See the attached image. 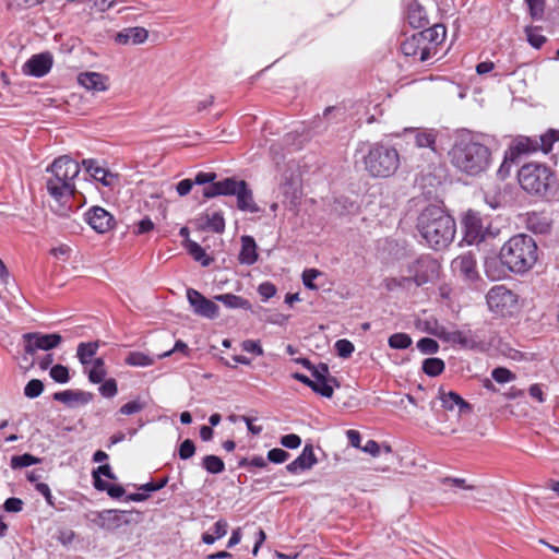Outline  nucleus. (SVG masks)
I'll use <instances>...</instances> for the list:
<instances>
[{"mask_svg": "<svg viewBox=\"0 0 559 559\" xmlns=\"http://www.w3.org/2000/svg\"><path fill=\"white\" fill-rule=\"evenodd\" d=\"M491 164V151L484 135L462 129L456 130V169L469 177L487 171Z\"/></svg>", "mask_w": 559, "mask_h": 559, "instance_id": "1", "label": "nucleus"}, {"mask_svg": "<svg viewBox=\"0 0 559 559\" xmlns=\"http://www.w3.org/2000/svg\"><path fill=\"white\" fill-rule=\"evenodd\" d=\"M453 219L438 205H429L417 219V229L426 242L436 250L445 248L454 237Z\"/></svg>", "mask_w": 559, "mask_h": 559, "instance_id": "2", "label": "nucleus"}, {"mask_svg": "<svg viewBox=\"0 0 559 559\" xmlns=\"http://www.w3.org/2000/svg\"><path fill=\"white\" fill-rule=\"evenodd\" d=\"M500 261L511 272L524 273L532 269L538 259L535 240L525 234L511 237L501 248Z\"/></svg>", "mask_w": 559, "mask_h": 559, "instance_id": "3", "label": "nucleus"}, {"mask_svg": "<svg viewBox=\"0 0 559 559\" xmlns=\"http://www.w3.org/2000/svg\"><path fill=\"white\" fill-rule=\"evenodd\" d=\"M47 191L56 201L66 202L75 191L74 179L80 174L78 162L68 155L60 156L47 168Z\"/></svg>", "mask_w": 559, "mask_h": 559, "instance_id": "4", "label": "nucleus"}, {"mask_svg": "<svg viewBox=\"0 0 559 559\" xmlns=\"http://www.w3.org/2000/svg\"><path fill=\"white\" fill-rule=\"evenodd\" d=\"M365 170L372 178H389L400 168V154L391 145L376 142L362 158Z\"/></svg>", "mask_w": 559, "mask_h": 559, "instance_id": "5", "label": "nucleus"}, {"mask_svg": "<svg viewBox=\"0 0 559 559\" xmlns=\"http://www.w3.org/2000/svg\"><path fill=\"white\" fill-rule=\"evenodd\" d=\"M519 182L527 193L546 197L556 189L557 179L548 166L528 163L519 170Z\"/></svg>", "mask_w": 559, "mask_h": 559, "instance_id": "6", "label": "nucleus"}, {"mask_svg": "<svg viewBox=\"0 0 559 559\" xmlns=\"http://www.w3.org/2000/svg\"><path fill=\"white\" fill-rule=\"evenodd\" d=\"M92 522L99 528L114 532L122 526L136 524L141 520V513L135 510H103L93 513Z\"/></svg>", "mask_w": 559, "mask_h": 559, "instance_id": "7", "label": "nucleus"}, {"mask_svg": "<svg viewBox=\"0 0 559 559\" xmlns=\"http://www.w3.org/2000/svg\"><path fill=\"white\" fill-rule=\"evenodd\" d=\"M559 141V130L549 129L539 136L520 135L514 140L513 150L518 154H528L542 151L549 153L555 142Z\"/></svg>", "mask_w": 559, "mask_h": 559, "instance_id": "8", "label": "nucleus"}, {"mask_svg": "<svg viewBox=\"0 0 559 559\" xmlns=\"http://www.w3.org/2000/svg\"><path fill=\"white\" fill-rule=\"evenodd\" d=\"M439 267L437 260L429 255H421L408 265V277L416 286H423L438 278Z\"/></svg>", "mask_w": 559, "mask_h": 559, "instance_id": "9", "label": "nucleus"}, {"mask_svg": "<svg viewBox=\"0 0 559 559\" xmlns=\"http://www.w3.org/2000/svg\"><path fill=\"white\" fill-rule=\"evenodd\" d=\"M489 309L501 316L511 313L518 304V296L504 285H496L486 295Z\"/></svg>", "mask_w": 559, "mask_h": 559, "instance_id": "10", "label": "nucleus"}, {"mask_svg": "<svg viewBox=\"0 0 559 559\" xmlns=\"http://www.w3.org/2000/svg\"><path fill=\"white\" fill-rule=\"evenodd\" d=\"M478 249L469 250L467 253L461 254L460 259V275L468 288L480 292L484 281L479 275L477 269L476 253Z\"/></svg>", "mask_w": 559, "mask_h": 559, "instance_id": "11", "label": "nucleus"}, {"mask_svg": "<svg viewBox=\"0 0 559 559\" xmlns=\"http://www.w3.org/2000/svg\"><path fill=\"white\" fill-rule=\"evenodd\" d=\"M22 342L27 354H37L38 350H51L62 343L59 333L28 332L22 335Z\"/></svg>", "mask_w": 559, "mask_h": 559, "instance_id": "12", "label": "nucleus"}, {"mask_svg": "<svg viewBox=\"0 0 559 559\" xmlns=\"http://www.w3.org/2000/svg\"><path fill=\"white\" fill-rule=\"evenodd\" d=\"M228 195L237 199V207L242 212L258 213L260 207L254 202L252 190L245 180L230 178Z\"/></svg>", "mask_w": 559, "mask_h": 559, "instance_id": "13", "label": "nucleus"}, {"mask_svg": "<svg viewBox=\"0 0 559 559\" xmlns=\"http://www.w3.org/2000/svg\"><path fill=\"white\" fill-rule=\"evenodd\" d=\"M462 242L479 243L484 240V226L479 213L468 211L462 218Z\"/></svg>", "mask_w": 559, "mask_h": 559, "instance_id": "14", "label": "nucleus"}, {"mask_svg": "<svg viewBox=\"0 0 559 559\" xmlns=\"http://www.w3.org/2000/svg\"><path fill=\"white\" fill-rule=\"evenodd\" d=\"M187 299L193 312L206 319H215L219 314L218 306L204 297L200 292L193 288L187 289Z\"/></svg>", "mask_w": 559, "mask_h": 559, "instance_id": "15", "label": "nucleus"}, {"mask_svg": "<svg viewBox=\"0 0 559 559\" xmlns=\"http://www.w3.org/2000/svg\"><path fill=\"white\" fill-rule=\"evenodd\" d=\"M401 50L404 56L412 57L420 62H425L432 57L430 48L419 32L406 37L401 45Z\"/></svg>", "mask_w": 559, "mask_h": 559, "instance_id": "16", "label": "nucleus"}, {"mask_svg": "<svg viewBox=\"0 0 559 559\" xmlns=\"http://www.w3.org/2000/svg\"><path fill=\"white\" fill-rule=\"evenodd\" d=\"M87 224L98 234L109 231L115 225L114 216L100 206L90 209L85 214Z\"/></svg>", "mask_w": 559, "mask_h": 559, "instance_id": "17", "label": "nucleus"}, {"mask_svg": "<svg viewBox=\"0 0 559 559\" xmlns=\"http://www.w3.org/2000/svg\"><path fill=\"white\" fill-rule=\"evenodd\" d=\"M52 56L49 52L31 57L23 66V73L34 78L45 76L52 68Z\"/></svg>", "mask_w": 559, "mask_h": 559, "instance_id": "18", "label": "nucleus"}, {"mask_svg": "<svg viewBox=\"0 0 559 559\" xmlns=\"http://www.w3.org/2000/svg\"><path fill=\"white\" fill-rule=\"evenodd\" d=\"M83 166L94 180L105 187H111L118 181L117 175L100 166L96 159H84Z\"/></svg>", "mask_w": 559, "mask_h": 559, "instance_id": "19", "label": "nucleus"}, {"mask_svg": "<svg viewBox=\"0 0 559 559\" xmlns=\"http://www.w3.org/2000/svg\"><path fill=\"white\" fill-rule=\"evenodd\" d=\"M318 462L311 444L305 445L301 453L289 464L286 465V469L290 474H298L304 471L310 469Z\"/></svg>", "mask_w": 559, "mask_h": 559, "instance_id": "20", "label": "nucleus"}, {"mask_svg": "<svg viewBox=\"0 0 559 559\" xmlns=\"http://www.w3.org/2000/svg\"><path fill=\"white\" fill-rule=\"evenodd\" d=\"M78 82L87 91L105 92L108 90V78L98 72L80 73Z\"/></svg>", "mask_w": 559, "mask_h": 559, "instance_id": "21", "label": "nucleus"}, {"mask_svg": "<svg viewBox=\"0 0 559 559\" xmlns=\"http://www.w3.org/2000/svg\"><path fill=\"white\" fill-rule=\"evenodd\" d=\"M148 32L141 26L127 27L120 31L116 37V43L120 45H140L146 41Z\"/></svg>", "mask_w": 559, "mask_h": 559, "instance_id": "22", "label": "nucleus"}, {"mask_svg": "<svg viewBox=\"0 0 559 559\" xmlns=\"http://www.w3.org/2000/svg\"><path fill=\"white\" fill-rule=\"evenodd\" d=\"M430 48L432 56L437 53V48L445 39V27L442 24H436L419 32Z\"/></svg>", "mask_w": 559, "mask_h": 559, "instance_id": "23", "label": "nucleus"}, {"mask_svg": "<svg viewBox=\"0 0 559 559\" xmlns=\"http://www.w3.org/2000/svg\"><path fill=\"white\" fill-rule=\"evenodd\" d=\"M406 20L414 28H421L428 24L426 10L416 0H412L407 4Z\"/></svg>", "mask_w": 559, "mask_h": 559, "instance_id": "24", "label": "nucleus"}, {"mask_svg": "<svg viewBox=\"0 0 559 559\" xmlns=\"http://www.w3.org/2000/svg\"><path fill=\"white\" fill-rule=\"evenodd\" d=\"M240 264L252 265L258 260L257 243L253 237H241V249L238 255Z\"/></svg>", "mask_w": 559, "mask_h": 559, "instance_id": "25", "label": "nucleus"}, {"mask_svg": "<svg viewBox=\"0 0 559 559\" xmlns=\"http://www.w3.org/2000/svg\"><path fill=\"white\" fill-rule=\"evenodd\" d=\"M471 490L459 492V499H456V506L469 508L475 506L477 502H483L486 500V490L484 487L480 488H469Z\"/></svg>", "mask_w": 559, "mask_h": 559, "instance_id": "26", "label": "nucleus"}, {"mask_svg": "<svg viewBox=\"0 0 559 559\" xmlns=\"http://www.w3.org/2000/svg\"><path fill=\"white\" fill-rule=\"evenodd\" d=\"M53 400L67 405L75 403L86 404L92 400V394L83 391L66 390L55 393Z\"/></svg>", "mask_w": 559, "mask_h": 559, "instance_id": "27", "label": "nucleus"}, {"mask_svg": "<svg viewBox=\"0 0 559 559\" xmlns=\"http://www.w3.org/2000/svg\"><path fill=\"white\" fill-rule=\"evenodd\" d=\"M456 344L463 348L479 349L485 348V342L478 335L473 333L471 330L456 331Z\"/></svg>", "mask_w": 559, "mask_h": 559, "instance_id": "28", "label": "nucleus"}, {"mask_svg": "<svg viewBox=\"0 0 559 559\" xmlns=\"http://www.w3.org/2000/svg\"><path fill=\"white\" fill-rule=\"evenodd\" d=\"M98 348V342L80 343L76 349V356L80 362L84 366L93 362L92 358L95 356Z\"/></svg>", "mask_w": 559, "mask_h": 559, "instance_id": "29", "label": "nucleus"}, {"mask_svg": "<svg viewBox=\"0 0 559 559\" xmlns=\"http://www.w3.org/2000/svg\"><path fill=\"white\" fill-rule=\"evenodd\" d=\"M230 178H225L221 181H213L210 186L203 189V197L212 199L218 195H228Z\"/></svg>", "mask_w": 559, "mask_h": 559, "instance_id": "30", "label": "nucleus"}, {"mask_svg": "<svg viewBox=\"0 0 559 559\" xmlns=\"http://www.w3.org/2000/svg\"><path fill=\"white\" fill-rule=\"evenodd\" d=\"M215 300L221 301L225 307L230 309H249L250 304L248 300L234 294H222L215 296Z\"/></svg>", "mask_w": 559, "mask_h": 559, "instance_id": "31", "label": "nucleus"}, {"mask_svg": "<svg viewBox=\"0 0 559 559\" xmlns=\"http://www.w3.org/2000/svg\"><path fill=\"white\" fill-rule=\"evenodd\" d=\"M527 228L535 234H546L550 229V224L546 217L532 213L527 217Z\"/></svg>", "mask_w": 559, "mask_h": 559, "instance_id": "32", "label": "nucleus"}, {"mask_svg": "<svg viewBox=\"0 0 559 559\" xmlns=\"http://www.w3.org/2000/svg\"><path fill=\"white\" fill-rule=\"evenodd\" d=\"M437 133L433 130L429 131H417L415 134V144L417 147H429L433 152L436 148Z\"/></svg>", "mask_w": 559, "mask_h": 559, "instance_id": "33", "label": "nucleus"}, {"mask_svg": "<svg viewBox=\"0 0 559 559\" xmlns=\"http://www.w3.org/2000/svg\"><path fill=\"white\" fill-rule=\"evenodd\" d=\"M334 378H328L322 380H312V385L310 388L313 392L320 394L323 397H332L333 396V383H335Z\"/></svg>", "mask_w": 559, "mask_h": 559, "instance_id": "34", "label": "nucleus"}, {"mask_svg": "<svg viewBox=\"0 0 559 559\" xmlns=\"http://www.w3.org/2000/svg\"><path fill=\"white\" fill-rule=\"evenodd\" d=\"M126 364L134 367H148L154 364V359L142 352H131L124 359Z\"/></svg>", "mask_w": 559, "mask_h": 559, "instance_id": "35", "label": "nucleus"}, {"mask_svg": "<svg viewBox=\"0 0 559 559\" xmlns=\"http://www.w3.org/2000/svg\"><path fill=\"white\" fill-rule=\"evenodd\" d=\"M106 377L105 362L103 358H96L88 370V379L93 383H102Z\"/></svg>", "mask_w": 559, "mask_h": 559, "instance_id": "36", "label": "nucleus"}, {"mask_svg": "<svg viewBox=\"0 0 559 559\" xmlns=\"http://www.w3.org/2000/svg\"><path fill=\"white\" fill-rule=\"evenodd\" d=\"M202 466L206 472L211 474H219L225 469V464L223 460L212 454L203 457Z\"/></svg>", "mask_w": 559, "mask_h": 559, "instance_id": "37", "label": "nucleus"}, {"mask_svg": "<svg viewBox=\"0 0 559 559\" xmlns=\"http://www.w3.org/2000/svg\"><path fill=\"white\" fill-rule=\"evenodd\" d=\"M444 369V362L440 358H427L423 361V371L429 377L439 376Z\"/></svg>", "mask_w": 559, "mask_h": 559, "instance_id": "38", "label": "nucleus"}, {"mask_svg": "<svg viewBox=\"0 0 559 559\" xmlns=\"http://www.w3.org/2000/svg\"><path fill=\"white\" fill-rule=\"evenodd\" d=\"M39 462H40V459H38L29 453H24L22 455L12 456L11 461H10V466L13 469H17V468L27 467V466H31L34 464H38Z\"/></svg>", "mask_w": 559, "mask_h": 559, "instance_id": "39", "label": "nucleus"}, {"mask_svg": "<svg viewBox=\"0 0 559 559\" xmlns=\"http://www.w3.org/2000/svg\"><path fill=\"white\" fill-rule=\"evenodd\" d=\"M388 344L394 349H405L412 345V338L406 333H394L389 337Z\"/></svg>", "mask_w": 559, "mask_h": 559, "instance_id": "40", "label": "nucleus"}, {"mask_svg": "<svg viewBox=\"0 0 559 559\" xmlns=\"http://www.w3.org/2000/svg\"><path fill=\"white\" fill-rule=\"evenodd\" d=\"M527 41L534 48H540L546 43V37L539 32L538 27L527 26L525 28Z\"/></svg>", "mask_w": 559, "mask_h": 559, "instance_id": "41", "label": "nucleus"}, {"mask_svg": "<svg viewBox=\"0 0 559 559\" xmlns=\"http://www.w3.org/2000/svg\"><path fill=\"white\" fill-rule=\"evenodd\" d=\"M146 405L147 404L145 401H143L141 397H136L122 405L119 409V413L127 416L133 415L142 412Z\"/></svg>", "mask_w": 559, "mask_h": 559, "instance_id": "42", "label": "nucleus"}, {"mask_svg": "<svg viewBox=\"0 0 559 559\" xmlns=\"http://www.w3.org/2000/svg\"><path fill=\"white\" fill-rule=\"evenodd\" d=\"M187 248L195 261L201 262L203 266H207L210 264L209 257L205 254L204 249L198 242L188 241Z\"/></svg>", "mask_w": 559, "mask_h": 559, "instance_id": "43", "label": "nucleus"}, {"mask_svg": "<svg viewBox=\"0 0 559 559\" xmlns=\"http://www.w3.org/2000/svg\"><path fill=\"white\" fill-rule=\"evenodd\" d=\"M206 226L215 231L222 233L225 229V219L219 212H213L206 216Z\"/></svg>", "mask_w": 559, "mask_h": 559, "instance_id": "44", "label": "nucleus"}, {"mask_svg": "<svg viewBox=\"0 0 559 559\" xmlns=\"http://www.w3.org/2000/svg\"><path fill=\"white\" fill-rule=\"evenodd\" d=\"M44 391V383L38 379L29 380L24 388V395L28 399L38 397Z\"/></svg>", "mask_w": 559, "mask_h": 559, "instance_id": "45", "label": "nucleus"}, {"mask_svg": "<svg viewBox=\"0 0 559 559\" xmlns=\"http://www.w3.org/2000/svg\"><path fill=\"white\" fill-rule=\"evenodd\" d=\"M51 379L58 383H67L70 380L69 369L63 365H55L50 368Z\"/></svg>", "mask_w": 559, "mask_h": 559, "instance_id": "46", "label": "nucleus"}, {"mask_svg": "<svg viewBox=\"0 0 559 559\" xmlns=\"http://www.w3.org/2000/svg\"><path fill=\"white\" fill-rule=\"evenodd\" d=\"M491 378L498 383H508L515 379V374L504 367H497L491 371Z\"/></svg>", "mask_w": 559, "mask_h": 559, "instance_id": "47", "label": "nucleus"}, {"mask_svg": "<svg viewBox=\"0 0 559 559\" xmlns=\"http://www.w3.org/2000/svg\"><path fill=\"white\" fill-rule=\"evenodd\" d=\"M334 346L337 355L342 358H348L355 350L354 344L345 338L336 341Z\"/></svg>", "mask_w": 559, "mask_h": 559, "instance_id": "48", "label": "nucleus"}, {"mask_svg": "<svg viewBox=\"0 0 559 559\" xmlns=\"http://www.w3.org/2000/svg\"><path fill=\"white\" fill-rule=\"evenodd\" d=\"M530 14L534 20H542L545 10V0H525Z\"/></svg>", "mask_w": 559, "mask_h": 559, "instance_id": "49", "label": "nucleus"}, {"mask_svg": "<svg viewBox=\"0 0 559 559\" xmlns=\"http://www.w3.org/2000/svg\"><path fill=\"white\" fill-rule=\"evenodd\" d=\"M417 348L425 355L435 354L439 345L433 338L423 337L417 342Z\"/></svg>", "mask_w": 559, "mask_h": 559, "instance_id": "50", "label": "nucleus"}, {"mask_svg": "<svg viewBox=\"0 0 559 559\" xmlns=\"http://www.w3.org/2000/svg\"><path fill=\"white\" fill-rule=\"evenodd\" d=\"M321 275V272L316 270V269H308V270H305L304 273H302V283L305 285V287H307L308 289H317V285L314 284V280Z\"/></svg>", "mask_w": 559, "mask_h": 559, "instance_id": "51", "label": "nucleus"}, {"mask_svg": "<svg viewBox=\"0 0 559 559\" xmlns=\"http://www.w3.org/2000/svg\"><path fill=\"white\" fill-rule=\"evenodd\" d=\"M99 393L107 399L114 397L118 393L117 382L115 379H108L99 386Z\"/></svg>", "mask_w": 559, "mask_h": 559, "instance_id": "52", "label": "nucleus"}, {"mask_svg": "<svg viewBox=\"0 0 559 559\" xmlns=\"http://www.w3.org/2000/svg\"><path fill=\"white\" fill-rule=\"evenodd\" d=\"M195 453V445L192 440L186 439L179 447V457L181 460L191 459Z\"/></svg>", "mask_w": 559, "mask_h": 559, "instance_id": "53", "label": "nucleus"}, {"mask_svg": "<svg viewBox=\"0 0 559 559\" xmlns=\"http://www.w3.org/2000/svg\"><path fill=\"white\" fill-rule=\"evenodd\" d=\"M288 457L289 453L280 448H274L267 452V460L275 464L284 463Z\"/></svg>", "mask_w": 559, "mask_h": 559, "instance_id": "54", "label": "nucleus"}, {"mask_svg": "<svg viewBox=\"0 0 559 559\" xmlns=\"http://www.w3.org/2000/svg\"><path fill=\"white\" fill-rule=\"evenodd\" d=\"M276 287L271 282H264L261 283L258 287V293L262 297L264 301L269 300L270 298L274 297L276 294Z\"/></svg>", "mask_w": 559, "mask_h": 559, "instance_id": "55", "label": "nucleus"}, {"mask_svg": "<svg viewBox=\"0 0 559 559\" xmlns=\"http://www.w3.org/2000/svg\"><path fill=\"white\" fill-rule=\"evenodd\" d=\"M241 348H242V350H245L247 353H252L257 356H262L264 354L263 348L259 341L245 340L241 343Z\"/></svg>", "mask_w": 559, "mask_h": 559, "instance_id": "56", "label": "nucleus"}, {"mask_svg": "<svg viewBox=\"0 0 559 559\" xmlns=\"http://www.w3.org/2000/svg\"><path fill=\"white\" fill-rule=\"evenodd\" d=\"M177 352L183 354L185 356H188L190 353V349L183 341L178 340L171 349L158 355V358L163 359V358L169 357L171 354L177 353Z\"/></svg>", "mask_w": 559, "mask_h": 559, "instance_id": "57", "label": "nucleus"}, {"mask_svg": "<svg viewBox=\"0 0 559 559\" xmlns=\"http://www.w3.org/2000/svg\"><path fill=\"white\" fill-rule=\"evenodd\" d=\"M281 444L287 449H297L301 444V439L295 433L285 435L281 438Z\"/></svg>", "mask_w": 559, "mask_h": 559, "instance_id": "58", "label": "nucleus"}, {"mask_svg": "<svg viewBox=\"0 0 559 559\" xmlns=\"http://www.w3.org/2000/svg\"><path fill=\"white\" fill-rule=\"evenodd\" d=\"M35 356L36 354H27L26 348L23 347V353L20 356V367L25 371L32 369L36 364Z\"/></svg>", "mask_w": 559, "mask_h": 559, "instance_id": "59", "label": "nucleus"}, {"mask_svg": "<svg viewBox=\"0 0 559 559\" xmlns=\"http://www.w3.org/2000/svg\"><path fill=\"white\" fill-rule=\"evenodd\" d=\"M154 229V223L151 218L144 217L141 219L133 229V233L135 235H143Z\"/></svg>", "mask_w": 559, "mask_h": 559, "instance_id": "60", "label": "nucleus"}, {"mask_svg": "<svg viewBox=\"0 0 559 559\" xmlns=\"http://www.w3.org/2000/svg\"><path fill=\"white\" fill-rule=\"evenodd\" d=\"M23 501L20 498H8L3 503V509L7 512H20L23 509Z\"/></svg>", "mask_w": 559, "mask_h": 559, "instance_id": "61", "label": "nucleus"}, {"mask_svg": "<svg viewBox=\"0 0 559 559\" xmlns=\"http://www.w3.org/2000/svg\"><path fill=\"white\" fill-rule=\"evenodd\" d=\"M167 483H168V477H164V478L159 479L156 483L150 481V483H146L144 485H141L139 487V489L145 491L146 493H148V492H152V491L160 490L162 488H164L167 485Z\"/></svg>", "mask_w": 559, "mask_h": 559, "instance_id": "62", "label": "nucleus"}, {"mask_svg": "<svg viewBox=\"0 0 559 559\" xmlns=\"http://www.w3.org/2000/svg\"><path fill=\"white\" fill-rule=\"evenodd\" d=\"M309 371H311V374L314 378L313 380H322L330 378L329 367L326 364L323 362L319 364L318 366L313 365V368L309 369Z\"/></svg>", "mask_w": 559, "mask_h": 559, "instance_id": "63", "label": "nucleus"}, {"mask_svg": "<svg viewBox=\"0 0 559 559\" xmlns=\"http://www.w3.org/2000/svg\"><path fill=\"white\" fill-rule=\"evenodd\" d=\"M411 282V278L408 276L396 278V277H389L385 278L384 285L389 290H393L397 287H405L407 283Z\"/></svg>", "mask_w": 559, "mask_h": 559, "instance_id": "64", "label": "nucleus"}]
</instances>
